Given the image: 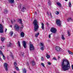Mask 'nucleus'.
<instances>
[{
    "label": "nucleus",
    "mask_w": 73,
    "mask_h": 73,
    "mask_svg": "<svg viewBox=\"0 0 73 73\" xmlns=\"http://www.w3.org/2000/svg\"><path fill=\"white\" fill-rule=\"evenodd\" d=\"M62 40H65V38H64V36L63 35H62Z\"/></svg>",
    "instance_id": "27"
},
{
    "label": "nucleus",
    "mask_w": 73,
    "mask_h": 73,
    "mask_svg": "<svg viewBox=\"0 0 73 73\" xmlns=\"http://www.w3.org/2000/svg\"><path fill=\"white\" fill-rule=\"evenodd\" d=\"M15 19H14L13 20V22H12V20H11V23L12 24H13V23H15Z\"/></svg>",
    "instance_id": "40"
},
{
    "label": "nucleus",
    "mask_w": 73,
    "mask_h": 73,
    "mask_svg": "<svg viewBox=\"0 0 73 73\" xmlns=\"http://www.w3.org/2000/svg\"><path fill=\"white\" fill-rule=\"evenodd\" d=\"M41 65H42V66H43V67H45V66L44 65V63H41Z\"/></svg>",
    "instance_id": "36"
},
{
    "label": "nucleus",
    "mask_w": 73,
    "mask_h": 73,
    "mask_svg": "<svg viewBox=\"0 0 73 73\" xmlns=\"http://www.w3.org/2000/svg\"><path fill=\"white\" fill-rule=\"evenodd\" d=\"M50 31L53 33H56L57 32V30L55 28L52 27L51 28Z\"/></svg>",
    "instance_id": "3"
},
{
    "label": "nucleus",
    "mask_w": 73,
    "mask_h": 73,
    "mask_svg": "<svg viewBox=\"0 0 73 73\" xmlns=\"http://www.w3.org/2000/svg\"><path fill=\"white\" fill-rule=\"evenodd\" d=\"M59 12H58V11H56L55 12L56 15H59Z\"/></svg>",
    "instance_id": "26"
},
{
    "label": "nucleus",
    "mask_w": 73,
    "mask_h": 73,
    "mask_svg": "<svg viewBox=\"0 0 73 73\" xmlns=\"http://www.w3.org/2000/svg\"><path fill=\"white\" fill-rule=\"evenodd\" d=\"M14 73H16V72L15 71H14Z\"/></svg>",
    "instance_id": "52"
},
{
    "label": "nucleus",
    "mask_w": 73,
    "mask_h": 73,
    "mask_svg": "<svg viewBox=\"0 0 73 73\" xmlns=\"http://www.w3.org/2000/svg\"><path fill=\"white\" fill-rule=\"evenodd\" d=\"M10 53L11 54V57L13 58V55H12V53L11 52H10Z\"/></svg>",
    "instance_id": "30"
},
{
    "label": "nucleus",
    "mask_w": 73,
    "mask_h": 73,
    "mask_svg": "<svg viewBox=\"0 0 73 73\" xmlns=\"http://www.w3.org/2000/svg\"><path fill=\"white\" fill-rule=\"evenodd\" d=\"M41 59L42 61H44V58H43V57H41Z\"/></svg>",
    "instance_id": "32"
},
{
    "label": "nucleus",
    "mask_w": 73,
    "mask_h": 73,
    "mask_svg": "<svg viewBox=\"0 0 73 73\" xmlns=\"http://www.w3.org/2000/svg\"><path fill=\"white\" fill-rule=\"evenodd\" d=\"M20 28L21 29H23V25H22V26Z\"/></svg>",
    "instance_id": "42"
},
{
    "label": "nucleus",
    "mask_w": 73,
    "mask_h": 73,
    "mask_svg": "<svg viewBox=\"0 0 73 73\" xmlns=\"http://www.w3.org/2000/svg\"><path fill=\"white\" fill-rule=\"evenodd\" d=\"M72 20V19L70 17H68L67 19L68 21H71Z\"/></svg>",
    "instance_id": "12"
},
{
    "label": "nucleus",
    "mask_w": 73,
    "mask_h": 73,
    "mask_svg": "<svg viewBox=\"0 0 73 73\" xmlns=\"http://www.w3.org/2000/svg\"><path fill=\"white\" fill-rule=\"evenodd\" d=\"M22 43L23 44V46L24 48H27V42H26L25 41L23 40L22 41Z\"/></svg>",
    "instance_id": "9"
},
{
    "label": "nucleus",
    "mask_w": 73,
    "mask_h": 73,
    "mask_svg": "<svg viewBox=\"0 0 73 73\" xmlns=\"http://www.w3.org/2000/svg\"><path fill=\"white\" fill-rule=\"evenodd\" d=\"M46 24L47 25V26L48 25H49V24H48V23H46Z\"/></svg>",
    "instance_id": "48"
},
{
    "label": "nucleus",
    "mask_w": 73,
    "mask_h": 73,
    "mask_svg": "<svg viewBox=\"0 0 73 73\" xmlns=\"http://www.w3.org/2000/svg\"><path fill=\"white\" fill-rule=\"evenodd\" d=\"M51 17H52V15H51Z\"/></svg>",
    "instance_id": "56"
},
{
    "label": "nucleus",
    "mask_w": 73,
    "mask_h": 73,
    "mask_svg": "<svg viewBox=\"0 0 73 73\" xmlns=\"http://www.w3.org/2000/svg\"><path fill=\"white\" fill-rule=\"evenodd\" d=\"M14 65H15V67H16V65H17V63H16V62H15L14 63Z\"/></svg>",
    "instance_id": "35"
},
{
    "label": "nucleus",
    "mask_w": 73,
    "mask_h": 73,
    "mask_svg": "<svg viewBox=\"0 0 73 73\" xmlns=\"http://www.w3.org/2000/svg\"><path fill=\"white\" fill-rule=\"evenodd\" d=\"M40 44L41 46H44V43H40Z\"/></svg>",
    "instance_id": "34"
},
{
    "label": "nucleus",
    "mask_w": 73,
    "mask_h": 73,
    "mask_svg": "<svg viewBox=\"0 0 73 73\" xmlns=\"http://www.w3.org/2000/svg\"><path fill=\"white\" fill-rule=\"evenodd\" d=\"M47 14H48V15H49V13H48V12H47Z\"/></svg>",
    "instance_id": "53"
},
{
    "label": "nucleus",
    "mask_w": 73,
    "mask_h": 73,
    "mask_svg": "<svg viewBox=\"0 0 73 73\" xmlns=\"http://www.w3.org/2000/svg\"><path fill=\"white\" fill-rule=\"evenodd\" d=\"M57 4L58 6H59L60 7H61V5L60 3L58 2L57 3Z\"/></svg>",
    "instance_id": "17"
},
{
    "label": "nucleus",
    "mask_w": 73,
    "mask_h": 73,
    "mask_svg": "<svg viewBox=\"0 0 73 73\" xmlns=\"http://www.w3.org/2000/svg\"><path fill=\"white\" fill-rule=\"evenodd\" d=\"M47 64L48 65H50L51 63L50 62H47Z\"/></svg>",
    "instance_id": "37"
},
{
    "label": "nucleus",
    "mask_w": 73,
    "mask_h": 73,
    "mask_svg": "<svg viewBox=\"0 0 73 73\" xmlns=\"http://www.w3.org/2000/svg\"><path fill=\"white\" fill-rule=\"evenodd\" d=\"M7 29H6L5 30V32H7Z\"/></svg>",
    "instance_id": "45"
},
{
    "label": "nucleus",
    "mask_w": 73,
    "mask_h": 73,
    "mask_svg": "<svg viewBox=\"0 0 73 73\" xmlns=\"http://www.w3.org/2000/svg\"><path fill=\"white\" fill-rule=\"evenodd\" d=\"M48 37H49V38H50V37H51L50 35H49Z\"/></svg>",
    "instance_id": "46"
},
{
    "label": "nucleus",
    "mask_w": 73,
    "mask_h": 73,
    "mask_svg": "<svg viewBox=\"0 0 73 73\" xmlns=\"http://www.w3.org/2000/svg\"><path fill=\"white\" fill-rule=\"evenodd\" d=\"M53 60H57V58H56L55 57H54L53 58Z\"/></svg>",
    "instance_id": "38"
},
{
    "label": "nucleus",
    "mask_w": 73,
    "mask_h": 73,
    "mask_svg": "<svg viewBox=\"0 0 73 73\" xmlns=\"http://www.w3.org/2000/svg\"><path fill=\"white\" fill-rule=\"evenodd\" d=\"M2 56L3 57V58L4 60H5V57L4 55V54H3Z\"/></svg>",
    "instance_id": "29"
},
{
    "label": "nucleus",
    "mask_w": 73,
    "mask_h": 73,
    "mask_svg": "<svg viewBox=\"0 0 73 73\" xmlns=\"http://www.w3.org/2000/svg\"><path fill=\"white\" fill-rule=\"evenodd\" d=\"M35 48H34V46L32 44H31L30 45V50H34Z\"/></svg>",
    "instance_id": "7"
},
{
    "label": "nucleus",
    "mask_w": 73,
    "mask_h": 73,
    "mask_svg": "<svg viewBox=\"0 0 73 73\" xmlns=\"http://www.w3.org/2000/svg\"><path fill=\"white\" fill-rule=\"evenodd\" d=\"M42 25V29H44V23H41Z\"/></svg>",
    "instance_id": "15"
},
{
    "label": "nucleus",
    "mask_w": 73,
    "mask_h": 73,
    "mask_svg": "<svg viewBox=\"0 0 73 73\" xmlns=\"http://www.w3.org/2000/svg\"><path fill=\"white\" fill-rule=\"evenodd\" d=\"M65 1H68V0H65Z\"/></svg>",
    "instance_id": "51"
},
{
    "label": "nucleus",
    "mask_w": 73,
    "mask_h": 73,
    "mask_svg": "<svg viewBox=\"0 0 73 73\" xmlns=\"http://www.w3.org/2000/svg\"><path fill=\"white\" fill-rule=\"evenodd\" d=\"M27 65H29V63H27Z\"/></svg>",
    "instance_id": "50"
},
{
    "label": "nucleus",
    "mask_w": 73,
    "mask_h": 73,
    "mask_svg": "<svg viewBox=\"0 0 73 73\" xmlns=\"http://www.w3.org/2000/svg\"><path fill=\"white\" fill-rule=\"evenodd\" d=\"M3 47L4 48V46H3Z\"/></svg>",
    "instance_id": "57"
},
{
    "label": "nucleus",
    "mask_w": 73,
    "mask_h": 73,
    "mask_svg": "<svg viewBox=\"0 0 73 73\" xmlns=\"http://www.w3.org/2000/svg\"><path fill=\"white\" fill-rule=\"evenodd\" d=\"M25 10H26V8H25V7H23V8L22 9V11L23 12H24Z\"/></svg>",
    "instance_id": "20"
},
{
    "label": "nucleus",
    "mask_w": 73,
    "mask_h": 73,
    "mask_svg": "<svg viewBox=\"0 0 73 73\" xmlns=\"http://www.w3.org/2000/svg\"><path fill=\"white\" fill-rule=\"evenodd\" d=\"M68 35L69 36L70 35V32H69L68 31Z\"/></svg>",
    "instance_id": "41"
},
{
    "label": "nucleus",
    "mask_w": 73,
    "mask_h": 73,
    "mask_svg": "<svg viewBox=\"0 0 73 73\" xmlns=\"http://www.w3.org/2000/svg\"><path fill=\"white\" fill-rule=\"evenodd\" d=\"M16 69L17 70H19V68L18 67H16Z\"/></svg>",
    "instance_id": "43"
},
{
    "label": "nucleus",
    "mask_w": 73,
    "mask_h": 73,
    "mask_svg": "<svg viewBox=\"0 0 73 73\" xmlns=\"http://www.w3.org/2000/svg\"><path fill=\"white\" fill-rule=\"evenodd\" d=\"M60 56H58V60H59L60 59Z\"/></svg>",
    "instance_id": "44"
},
{
    "label": "nucleus",
    "mask_w": 73,
    "mask_h": 73,
    "mask_svg": "<svg viewBox=\"0 0 73 73\" xmlns=\"http://www.w3.org/2000/svg\"><path fill=\"white\" fill-rule=\"evenodd\" d=\"M50 16H52V13H50Z\"/></svg>",
    "instance_id": "54"
},
{
    "label": "nucleus",
    "mask_w": 73,
    "mask_h": 73,
    "mask_svg": "<svg viewBox=\"0 0 73 73\" xmlns=\"http://www.w3.org/2000/svg\"><path fill=\"white\" fill-rule=\"evenodd\" d=\"M68 6L69 7H72V5L71 4V3L70 2H69L68 4Z\"/></svg>",
    "instance_id": "24"
},
{
    "label": "nucleus",
    "mask_w": 73,
    "mask_h": 73,
    "mask_svg": "<svg viewBox=\"0 0 73 73\" xmlns=\"http://www.w3.org/2000/svg\"><path fill=\"white\" fill-rule=\"evenodd\" d=\"M13 34V31H11L10 32L9 35H10L11 36H12Z\"/></svg>",
    "instance_id": "19"
},
{
    "label": "nucleus",
    "mask_w": 73,
    "mask_h": 73,
    "mask_svg": "<svg viewBox=\"0 0 73 73\" xmlns=\"http://www.w3.org/2000/svg\"><path fill=\"white\" fill-rule=\"evenodd\" d=\"M31 64L33 66L35 65H36V63L35 62V61L33 60L31 62Z\"/></svg>",
    "instance_id": "13"
},
{
    "label": "nucleus",
    "mask_w": 73,
    "mask_h": 73,
    "mask_svg": "<svg viewBox=\"0 0 73 73\" xmlns=\"http://www.w3.org/2000/svg\"><path fill=\"white\" fill-rule=\"evenodd\" d=\"M10 3H14V0H8Z\"/></svg>",
    "instance_id": "18"
},
{
    "label": "nucleus",
    "mask_w": 73,
    "mask_h": 73,
    "mask_svg": "<svg viewBox=\"0 0 73 73\" xmlns=\"http://www.w3.org/2000/svg\"><path fill=\"white\" fill-rule=\"evenodd\" d=\"M4 66L5 68V70H6V71H8V67H7V66H8V64L5 63L4 64Z\"/></svg>",
    "instance_id": "10"
},
{
    "label": "nucleus",
    "mask_w": 73,
    "mask_h": 73,
    "mask_svg": "<svg viewBox=\"0 0 73 73\" xmlns=\"http://www.w3.org/2000/svg\"><path fill=\"white\" fill-rule=\"evenodd\" d=\"M0 54H3V52H2V51H1V50H0Z\"/></svg>",
    "instance_id": "39"
},
{
    "label": "nucleus",
    "mask_w": 73,
    "mask_h": 73,
    "mask_svg": "<svg viewBox=\"0 0 73 73\" xmlns=\"http://www.w3.org/2000/svg\"><path fill=\"white\" fill-rule=\"evenodd\" d=\"M14 28L16 31H19V25L17 24H15Z\"/></svg>",
    "instance_id": "6"
},
{
    "label": "nucleus",
    "mask_w": 73,
    "mask_h": 73,
    "mask_svg": "<svg viewBox=\"0 0 73 73\" xmlns=\"http://www.w3.org/2000/svg\"><path fill=\"white\" fill-rule=\"evenodd\" d=\"M46 57H47V58L48 59H49V58H50V55L47 54H46Z\"/></svg>",
    "instance_id": "16"
},
{
    "label": "nucleus",
    "mask_w": 73,
    "mask_h": 73,
    "mask_svg": "<svg viewBox=\"0 0 73 73\" xmlns=\"http://www.w3.org/2000/svg\"><path fill=\"white\" fill-rule=\"evenodd\" d=\"M21 37H23L24 36V33L22 32L21 33Z\"/></svg>",
    "instance_id": "11"
},
{
    "label": "nucleus",
    "mask_w": 73,
    "mask_h": 73,
    "mask_svg": "<svg viewBox=\"0 0 73 73\" xmlns=\"http://www.w3.org/2000/svg\"><path fill=\"white\" fill-rule=\"evenodd\" d=\"M3 27L2 25L0 24V33H3Z\"/></svg>",
    "instance_id": "8"
},
{
    "label": "nucleus",
    "mask_w": 73,
    "mask_h": 73,
    "mask_svg": "<svg viewBox=\"0 0 73 73\" xmlns=\"http://www.w3.org/2000/svg\"><path fill=\"white\" fill-rule=\"evenodd\" d=\"M18 46H19V47L21 48V46H20V41H19L18 42Z\"/></svg>",
    "instance_id": "25"
},
{
    "label": "nucleus",
    "mask_w": 73,
    "mask_h": 73,
    "mask_svg": "<svg viewBox=\"0 0 73 73\" xmlns=\"http://www.w3.org/2000/svg\"><path fill=\"white\" fill-rule=\"evenodd\" d=\"M62 69L63 71H66L70 69V66L69 62L66 59H63L61 63Z\"/></svg>",
    "instance_id": "1"
},
{
    "label": "nucleus",
    "mask_w": 73,
    "mask_h": 73,
    "mask_svg": "<svg viewBox=\"0 0 73 73\" xmlns=\"http://www.w3.org/2000/svg\"><path fill=\"white\" fill-rule=\"evenodd\" d=\"M68 52L70 54H73V53H72V52H71V51H70L68 50Z\"/></svg>",
    "instance_id": "31"
},
{
    "label": "nucleus",
    "mask_w": 73,
    "mask_h": 73,
    "mask_svg": "<svg viewBox=\"0 0 73 73\" xmlns=\"http://www.w3.org/2000/svg\"><path fill=\"white\" fill-rule=\"evenodd\" d=\"M1 49H3V48H2V47L1 46Z\"/></svg>",
    "instance_id": "55"
},
{
    "label": "nucleus",
    "mask_w": 73,
    "mask_h": 73,
    "mask_svg": "<svg viewBox=\"0 0 73 73\" xmlns=\"http://www.w3.org/2000/svg\"><path fill=\"white\" fill-rule=\"evenodd\" d=\"M35 15H36L37 14V13L36 12H35Z\"/></svg>",
    "instance_id": "49"
},
{
    "label": "nucleus",
    "mask_w": 73,
    "mask_h": 73,
    "mask_svg": "<svg viewBox=\"0 0 73 73\" xmlns=\"http://www.w3.org/2000/svg\"><path fill=\"white\" fill-rule=\"evenodd\" d=\"M19 24H22V22H23V21H22V19H19Z\"/></svg>",
    "instance_id": "22"
},
{
    "label": "nucleus",
    "mask_w": 73,
    "mask_h": 73,
    "mask_svg": "<svg viewBox=\"0 0 73 73\" xmlns=\"http://www.w3.org/2000/svg\"><path fill=\"white\" fill-rule=\"evenodd\" d=\"M11 45H12V43L11 42H9V44L7 45V46L8 47H11Z\"/></svg>",
    "instance_id": "21"
},
{
    "label": "nucleus",
    "mask_w": 73,
    "mask_h": 73,
    "mask_svg": "<svg viewBox=\"0 0 73 73\" xmlns=\"http://www.w3.org/2000/svg\"><path fill=\"white\" fill-rule=\"evenodd\" d=\"M56 22L57 25H58L59 27L61 26V22L60 20L57 19L56 20Z\"/></svg>",
    "instance_id": "5"
},
{
    "label": "nucleus",
    "mask_w": 73,
    "mask_h": 73,
    "mask_svg": "<svg viewBox=\"0 0 73 73\" xmlns=\"http://www.w3.org/2000/svg\"><path fill=\"white\" fill-rule=\"evenodd\" d=\"M23 72V73H26L27 72V70H26V69L24 68L22 69Z\"/></svg>",
    "instance_id": "14"
},
{
    "label": "nucleus",
    "mask_w": 73,
    "mask_h": 73,
    "mask_svg": "<svg viewBox=\"0 0 73 73\" xmlns=\"http://www.w3.org/2000/svg\"><path fill=\"white\" fill-rule=\"evenodd\" d=\"M40 49L41 50H43L44 49V46L43 47H40Z\"/></svg>",
    "instance_id": "33"
},
{
    "label": "nucleus",
    "mask_w": 73,
    "mask_h": 73,
    "mask_svg": "<svg viewBox=\"0 0 73 73\" xmlns=\"http://www.w3.org/2000/svg\"><path fill=\"white\" fill-rule=\"evenodd\" d=\"M10 27H11V28H12V25H10Z\"/></svg>",
    "instance_id": "47"
},
{
    "label": "nucleus",
    "mask_w": 73,
    "mask_h": 73,
    "mask_svg": "<svg viewBox=\"0 0 73 73\" xmlns=\"http://www.w3.org/2000/svg\"><path fill=\"white\" fill-rule=\"evenodd\" d=\"M1 39L2 41H4V40H5V37L1 38Z\"/></svg>",
    "instance_id": "28"
},
{
    "label": "nucleus",
    "mask_w": 73,
    "mask_h": 73,
    "mask_svg": "<svg viewBox=\"0 0 73 73\" xmlns=\"http://www.w3.org/2000/svg\"><path fill=\"white\" fill-rule=\"evenodd\" d=\"M34 27V31H36L39 28V24L38 22L37 21V20H34L33 22Z\"/></svg>",
    "instance_id": "2"
},
{
    "label": "nucleus",
    "mask_w": 73,
    "mask_h": 73,
    "mask_svg": "<svg viewBox=\"0 0 73 73\" xmlns=\"http://www.w3.org/2000/svg\"><path fill=\"white\" fill-rule=\"evenodd\" d=\"M39 33L36 34L35 35V36L36 37H38V35H39Z\"/></svg>",
    "instance_id": "23"
},
{
    "label": "nucleus",
    "mask_w": 73,
    "mask_h": 73,
    "mask_svg": "<svg viewBox=\"0 0 73 73\" xmlns=\"http://www.w3.org/2000/svg\"><path fill=\"white\" fill-rule=\"evenodd\" d=\"M55 50L57 52H60L62 51V49L58 46H56L55 47Z\"/></svg>",
    "instance_id": "4"
}]
</instances>
